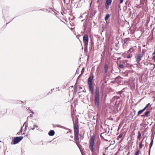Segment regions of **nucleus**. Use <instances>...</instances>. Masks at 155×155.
Masks as SVG:
<instances>
[{"mask_svg":"<svg viewBox=\"0 0 155 155\" xmlns=\"http://www.w3.org/2000/svg\"><path fill=\"white\" fill-rule=\"evenodd\" d=\"M74 140L76 144L78 145L80 142L79 137V127L78 121H76L74 124Z\"/></svg>","mask_w":155,"mask_h":155,"instance_id":"nucleus-1","label":"nucleus"},{"mask_svg":"<svg viewBox=\"0 0 155 155\" xmlns=\"http://www.w3.org/2000/svg\"><path fill=\"white\" fill-rule=\"evenodd\" d=\"M99 101V91L98 87H96L94 96V101L96 106L98 107Z\"/></svg>","mask_w":155,"mask_h":155,"instance_id":"nucleus-2","label":"nucleus"},{"mask_svg":"<svg viewBox=\"0 0 155 155\" xmlns=\"http://www.w3.org/2000/svg\"><path fill=\"white\" fill-rule=\"evenodd\" d=\"M95 140V136L94 135L91 136L90 140L89 147L90 150L92 152H93L94 151V145Z\"/></svg>","mask_w":155,"mask_h":155,"instance_id":"nucleus-3","label":"nucleus"},{"mask_svg":"<svg viewBox=\"0 0 155 155\" xmlns=\"http://www.w3.org/2000/svg\"><path fill=\"white\" fill-rule=\"evenodd\" d=\"M23 137L22 136L15 137L12 141L11 142V144L12 145L15 144L17 143L21 140L23 139Z\"/></svg>","mask_w":155,"mask_h":155,"instance_id":"nucleus-4","label":"nucleus"},{"mask_svg":"<svg viewBox=\"0 0 155 155\" xmlns=\"http://www.w3.org/2000/svg\"><path fill=\"white\" fill-rule=\"evenodd\" d=\"M100 136L101 139H103L106 141H107L108 137L110 136V135L108 134L107 133L103 132L100 134Z\"/></svg>","mask_w":155,"mask_h":155,"instance_id":"nucleus-5","label":"nucleus"},{"mask_svg":"<svg viewBox=\"0 0 155 155\" xmlns=\"http://www.w3.org/2000/svg\"><path fill=\"white\" fill-rule=\"evenodd\" d=\"M83 41L85 45L87 46L88 42V37L87 35L86 34L84 35Z\"/></svg>","mask_w":155,"mask_h":155,"instance_id":"nucleus-6","label":"nucleus"},{"mask_svg":"<svg viewBox=\"0 0 155 155\" xmlns=\"http://www.w3.org/2000/svg\"><path fill=\"white\" fill-rule=\"evenodd\" d=\"M143 54H140L137 55L136 57V60L137 62L139 64H140V61L141 60V58L143 57Z\"/></svg>","mask_w":155,"mask_h":155,"instance_id":"nucleus-7","label":"nucleus"},{"mask_svg":"<svg viewBox=\"0 0 155 155\" xmlns=\"http://www.w3.org/2000/svg\"><path fill=\"white\" fill-rule=\"evenodd\" d=\"M88 85L89 90L91 93L93 94L94 92V87L93 86V84H88Z\"/></svg>","mask_w":155,"mask_h":155,"instance_id":"nucleus-8","label":"nucleus"},{"mask_svg":"<svg viewBox=\"0 0 155 155\" xmlns=\"http://www.w3.org/2000/svg\"><path fill=\"white\" fill-rule=\"evenodd\" d=\"M94 78V76L93 75L90 76L88 78V84H93V80Z\"/></svg>","mask_w":155,"mask_h":155,"instance_id":"nucleus-9","label":"nucleus"},{"mask_svg":"<svg viewBox=\"0 0 155 155\" xmlns=\"http://www.w3.org/2000/svg\"><path fill=\"white\" fill-rule=\"evenodd\" d=\"M104 72L105 73L107 74L108 72V65L107 64H105L104 66Z\"/></svg>","mask_w":155,"mask_h":155,"instance_id":"nucleus-10","label":"nucleus"},{"mask_svg":"<svg viewBox=\"0 0 155 155\" xmlns=\"http://www.w3.org/2000/svg\"><path fill=\"white\" fill-rule=\"evenodd\" d=\"M60 140V138L58 137L54 138L53 140L54 143V144H56L57 143V142H58Z\"/></svg>","mask_w":155,"mask_h":155,"instance_id":"nucleus-11","label":"nucleus"},{"mask_svg":"<svg viewBox=\"0 0 155 155\" xmlns=\"http://www.w3.org/2000/svg\"><path fill=\"white\" fill-rule=\"evenodd\" d=\"M55 133V132L54 130H51L48 133V134L50 136H53Z\"/></svg>","mask_w":155,"mask_h":155,"instance_id":"nucleus-12","label":"nucleus"},{"mask_svg":"<svg viewBox=\"0 0 155 155\" xmlns=\"http://www.w3.org/2000/svg\"><path fill=\"white\" fill-rule=\"evenodd\" d=\"M35 129H36L37 130H38L39 129V128L38 127V126L36 125H34L33 128L30 129H31L32 130H33Z\"/></svg>","mask_w":155,"mask_h":155,"instance_id":"nucleus-13","label":"nucleus"},{"mask_svg":"<svg viewBox=\"0 0 155 155\" xmlns=\"http://www.w3.org/2000/svg\"><path fill=\"white\" fill-rule=\"evenodd\" d=\"M111 0H107L105 4L108 5H110L111 4Z\"/></svg>","mask_w":155,"mask_h":155,"instance_id":"nucleus-14","label":"nucleus"},{"mask_svg":"<svg viewBox=\"0 0 155 155\" xmlns=\"http://www.w3.org/2000/svg\"><path fill=\"white\" fill-rule=\"evenodd\" d=\"M79 135L81 139V140H82L84 137V132H83L82 134L81 133L79 134Z\"/></svg>","mask_w":155,"mask_h":155,"instance_id":"nucleus-15","label":"nucleus"},{"mask_svg":"<svg viewBox=\"0 0 155 155\" xmlns=\"http://www.w3.org/2000/svg\"><path fill=\"white\" fill-rule=\"evenodd\" d=\"M138 136L137 137V138L139 140H140V137L141 136V134L140 131H138Z\"/></svg>","mask_w":155,"mask_h":155,"instance_id":"nucleus-16","label":"nucleus"},{"mask_svg":"<svg viewBox=\"0 0 155 155\" xmlns=\"http://www.w3.org/2000/svg\"><path fill=\"white\" fill-rule=\"evenodd\" d=\"M145 110L143 108V109L139 110L138 112L137 116H139L140 114L143 113Z\"/></svg>","mask_w":155,"mask_h":155,"instance_id":"nucleus-17","label":"nucleus"},{"mask_svg":"<svg viewBox=\"0 0 155 155\" xmlns=\"http://www.w3.org/2000/svg\"><path fill=\"white\" fill-rule=\"evenodd\" d=\"M143 139L142 141H141L140 143H139V148L141 149L142 148L143 146V145L142 144V142L143 141Z\"/></svg>","mask_w":155,"mask_h":155,"instance_id":"nucleus-18","label":"nucleus"},{"mask_svg":"<svg viewBox=\"0 0 155 155\" xmlns=\"http://www.w3.org/2000/svg\"><path fill=\"white\" fill-rule=\"evenodd\" d=\"M123 135V134H122V133L120 134L117 137V140H119V139L120 138L122 137Z\"/></svg>","mask_w":155,"mask_h":155,"instance_id":"nucleus-19","label":"nucleus"},{"mask_svg":"<svg viewBox=\"0 0 155 155\" xmlns=\"http://www.w3.org/2000/svg\"><path fill=\"white\" fill-rule=\"evenodd\" d=\"M149 114L150 111H147L145 113L144 116L146 117H148L149 116Z\"/></svg>","mask_w":155,"mask_h":155,"instance_id":"nucleus-20","label":"nucleus"},{"mask_svg":"<svg viewBox=\"0 0 155 155\" xmlns=\"http://www.w3.org/2000/svg\"><path fill=\"white\" fill-rule=\"evenodd\" d=\"M140 153V151L139 150H137V152L135 153L134 155H138Z\"/></svg>","mask_w":155,"mask_h":155,"instance_id":"nucleus-21","label":"nucleus"},{"mask_svg":"<svg viewBox=\"0 0 155 155\" xmlns=\"http://www.w3.org/2000/svg\"><path fill=\"white\" fill-rule=\"evenodd\" d=\"M109 17H110V15L108 14H107L104 18L105 20H108V19L109 18Z\"/></svg>","mask_w":155,"mask_h":155,"instance_id":"nucleus-22","label":"nucleus"},{"mask_svg":"<svg viewBox=\"0 0 155 155\" xmlns=\"http://www.w3.org/2000/svg\"><path fill=\"white\" fill-rule=\"evenodd\" d=\"M153 139H152L150 142V146L149 149V151H150V149L152 146V145L153 144Z\"/></svg>","mask_w":155,"mask_h":155,"instance_id":"nucleus-23","label":"nucleus"},{"mask_svg":"<svg viewBox=\"0 0 155 155\" xmlns=\"http://www.w3.org/2000/svg\"><path fill=\"white\" fill-rule=\"evenodd\" d=\"M84 70H85V69H84V67L82 69L81 71V74H80V75H82L83 74V73L84 72Z\"/></svg>","mask_w":155,"mask_h":155,"instance_id":"nucleus-24","label":"nucleus"},{"mask_svg":"<svg viewBox=\"0 0 155 155\" xmlns=\"http://www.w3.org/2000/svg\"><path fill=\"white\" fill-rule=\"evenodd\" d=\"M132 56V54H128L127 55V58H131Z\"/></svg>","mask_w":155,"mask_h":155,"instance_id":"nucleus-25","label":"nucleus"},{"mask_svg":"<svg viewBox=\"0 0 155 155\" xmlns=\"http://www.w3.org/2000/svg\"><path fill=\"white\" fill-rule=\"evenodd\" d=\"M119 67L121 68H124V65L122 64H119Z\"/></svg>","mask_w":155,"mask_h":155,"instance_id":"nucleus-26","label":"nucleus"},{"mask_svg":"<svg viewBox=\"0 0 155 155\" xmlns=\"http://www.w3.org/2000/svg\"><path fill=\"white\" fill-rule=\"evenodd\" d=\"M123 92V91H122V90H121V91H120L117 92V94H121Z\"/></svg>","mask_w":155,"mask_h":155,"instance_id":"nucleus-27","label":"nucleus"},{"mask_svg":"<svg viewBox=\"0 0 155 155\" xmlns=\"http://www.w3.org/2000/svg\"><path fill=\"white\" fill-rule=\"evenodd\" d=\"M150 103H148V104L146 105V106L144 108V109L145 110L149 106H150Z\"/></svg>","mask_w":155,"mask_h":155,"instance_id":"nucleus-28","label":"nucleus"},{"mask_svg":"<svg viewBox=\"0 0 155 155\" xmlns=\"http://www.w3.org/2000/svg\"><path fill=\"white\" fill-rule=\"evenodd\" d=\"M109 5H107V4H105V7H106V8L107 9H108V8H109Z\"/></svg>","mask_w":155,"mask_h":155,"instance_id":"nucleus-29","label":"nucleus"},{"mask_svg":"<svg viewBox=\"0 0 155 155\" xmlns=\"http://www.w3.org/2000/svg\"><path fill=\"white\" fill-rule=\"evenodd\" d=\"M128 40H130V38H126L125 39V41H127Z\"/></svg>","mask_w":155,"mask_h":155,"instance_id":"nucleus-30","label":"nucleus"},{"mask_svg":"<svg viewBox=\"0 0 155 155\" xmlns=\"http://www.w3.org/2000/svg\"><path fill=\"white\" fill-rule=\"evenodd\" d=\"M106 151H105V153H104L103 154V155H107V153L106 152Z\"/></svg>","mask_w":155,"mask_h":155,"instance_id":"nucleus-31","label":"nucleus"},{"mask_svg":"<svg viewBox=\"0 0 155 155\" xmlns=\"http://www.w3.org/2000/svg\"><path fill=\"white\" fill-rule=\"evenodd\" d=\"M152 59L155 62V56H153V58Z\"/></svg>","mask_w":155,"mask_h":155,"instance_id":"nucleus-32","label":"nucleus"},{"mask_svg":"<svg viewBox=\"0 0 155 155\" xmlns=\"http://www.w3.org/2000/svg\"><path fill=\"white\" fill-rule=\"evenodd\" d=\"M124 0H120V3H122L123 1Z\"/></svg>","mask_w":155,"mask_h":155,"instance_id":"nucleus-33","label":"nucleus"},{"mask_svg":"<svg viewBox=\"0 0 155 155\" xmlns=\"http://www.w3.org/2000/svg\"><path fill=\"white\" fill-rule=\"evenodd\" d=\"M70 137H71V138H72V139L73 138V136H72V135H71V136Z\"/></svg>","mask_w":155,"mask_h":155,"instance_id":"nucleus-34","label":"nucleus"},{"mask_svg":"<svg viewBox=\"0 0 155 155\" xmlns=\"http://www.w3.org/2000/svg\"><path fill=\"white\" fill-rule=\"evenodd\" d=\"M153 54H154L155 55V50L153 52Z\"/></svg>","mask_w":155,"mask_h":155,"instance_id":"nucleus-35","label":"nucleus"},{"mask_svg":"<svg viewBox=\"0 0 155 155\" xmlns=\"http://www.w3.org/2000/svg\"><path fill=\"white\" fill-rule=\"evenodd\" d=\"M99 1V0H98L97 1V2H98Z\"/></svg>","mask_w":155,"mask_h":155,"instance_id":"nucleus-36","label":"nucleus"},{"mask_svg":"<svg viewBox=\"0 0 155 155\" xmlns=\"http://www.w3.org/2000/svg\"><path fill=\"white\" fill-rule=\"evenodd\" d=\"M107 148H108V147H107V148H105V150H107Z\"/></svg>","mask_w":155,"mask_h":155,"instance_id":"nucleus-37","label":"nucleus"},{"mask_svg":"<svg viewBox=\"0 0 155 155\" xmlns=\"http://www.w3.org/2000/svg\"><path fill=\"white\" fill-rule=\"evenodd\" d=\"M123 140V139H121V141H122Z\"/></svg>","mask_w":155,"mask_h":155,"instance_id":"nucleus-38","label":"nucleus"},{"mask_svg":"<svg viewBox=\"0 0 155 155\" xmlns=\"http://www.w3.org/2000/svg\"><path fill=\"white\" fill-rule=\"evenodd\" d=\"M28 136V135H26V136Z\"/></svg>","mask_w":155,"mask_h":155,"instance_id":"nucleus-39","label":"nucleus"}]
</instances>
